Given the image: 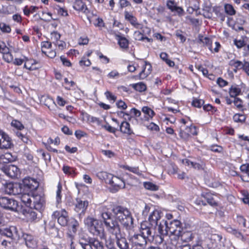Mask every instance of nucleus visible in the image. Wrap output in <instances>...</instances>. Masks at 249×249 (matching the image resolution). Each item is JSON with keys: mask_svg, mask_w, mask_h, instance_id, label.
Listing matches in <instances>:
<instances>
[{"mask_svg": "<svg viewBox=\"0 0 249 249\" xmlns=\"http://www.w3.org/2000/svg\"><path fill=\"white\" fill-rule=\"evenodd\" d=\"M149 75L148 73L146 72L145 68L143 67L142 71L140 72L139 75L137 76L139 79H143L147 77Z\"/></svg>", "mask_w": 249, "mask_h": 249, "instance_id": "nucleus-55", "label": "nucleus"}, {"mask_svg": "<svg viewBox=\"0 0 249 249\" xmlns=\"http://www.w3.org/2000/svg\"><path fill=\"white\" fill-rule=\"evenodd\" d=\"M106 246L108 249H115L114 240L111 238H109L106 241Z\"/></svg>", "mask_w": 249, "mask_h": 249, "instance_id": "nucleus-48", "label": "nucleus"}, {"mask_svg": "<svg viewBox=\"0 0 249 249\" xmlns=\"http://www.w3.org/2000/svg\"><path fill=\"white\" fill-rule=\"evenodd\" d=\"M161 214L162 212L160 210L153 209L148 216V221L150 224L152 226H157L158 221L161 218Z\"/></svg>", "mask_w": 249, "mask_h": 249, "instance_id": "nucleus-14", "label": "nucleus"}, {"mask_svg": "<svg viewBox=\"0 0 249 249\" xmlns=\"http://www.w3.org/2000/svg\"><path fill=\"white\" fill-rule=\"evenodd\" d=\"M235 106L239 109H241L242 107V101L239 98H235L233 101Z\"/></svg>", "mask_w": 249, "mask_h": 249, "instance_id": "nucleus-63", "label": "nucleus"}, {"mask_svg": "<svg viewBox=\"0 0 249 249\" xmlns=\"http://www.w3.org/2000/svg\"><path fill=\"white\" fill-rule=\"evenodd\" d=\"M0 29L2 32L10 33L11 32V28L10 26L4 23H0Z\"/></svg>", "mask_w": 249, "mask_h": 249, "instance_id": "nucleus-51", "label": "nucleus"}, {"mask_svg": "<svg viewBox=\"0 0 249 249\" xmlns=\"http://www.w3.org/2000/svg\"><path fill=\"white\" fill-rule=\"evenodd\" d=\"M246 119L245 115L242 114H236L233 117V120L237 123H244Z\"/></svg>", "mask_w": 249, "mask_h": 249, "instance_id": "nucleus-42", "label": "nucleus"}, {"mask_svg": "<svg viewBox=\"0 0 249 249\" xmlns=\"http://www.w3.org/2000/svg\"><path fill=\"white\" fill-rule=\"evenodd\" d=\"M237 221L240 225H242L243 227H246V220L242 216H237Z\"/></svg>", "mask_w": 249, "mask_h": 249, "instance_id": "nucleus-60", "label": "nucleus"}, {"mask_svg": "<svg viewBox=\"0 0 249 249\" xmlns=\"http://www.w3.org/2000/svg\"><path fill=\"white\" fill-rule=\"evenodd\" d=\"M38 8L35 6H31L29 7L28 6H26L24 7L23 11L24 14L26 16H29L30 14L34 13L35 12Z\"/></svg>", "mask_w": 249, "mask_h": 249, "instance_id": "nucleus-33", "label": "nucleus"}, {"mask_svg": "<svg viewBox=\"0 0 249 249\" xmlns=\"http://www.w3.org/2000/svg\"><path fill=\"white\" fill-rule=\"evenodd\" d=\"M32 198V208H34L37 210L39 213H40L41 211L44 208L45 203L44 198L40 195H33Z\"/></svg>", "mask_w": 249, "mask_h": 249, "instance_id": "nucleus-11", "label": "nucleus"}, {"mask_svg": "<svg viewBox=\"0 0 249 249\" xmlns=\"http://www.w3.org/2000/svg\"><path fill=\"white\" fill-rule=\"evenodd\" d=\"M3 172L8 176L11 178H18L20 174V171L18 168L14 165H7L2 168Z\"/></svg>", "mask_w": 249, "mask_h": 249, "instance_id": "nucleus-13", "label": "nucleus"}, {"mask_svg": "<svg viewBox=\"0 0 249 249\" xmlns=\"http://www.w3.org/2000/svg\"><path fill=\"white\" fill-rule=\"evenodd\" d=\"M166 5L168 9L171 10L172 11H175V9H176L177 5L174 1L168 0L167 1Z\"/></svg>", "mask_w": 249, "mask_h": 249, "instance_id": "nucleus-53", "label": "nucleus"}, {"mask_svg": "<svg viewBox=\"0 0 249 249\" xmlns=\"http://www.w3.org/2000/svg\"><path fill=\"white\" fill-rule=\"evenodd\" d=\"M224 9L225 13L230 16L234 15L236 13V11L230 4H225L224 5Z\"/></svg>", "mask_w": 249, "mask_h": 249, "instance_id": "nucleus-35", "label": "nucleus"}, {"mask_svg": "<svg viewBox=\"0 0 249 249\" xmlns=\"http://www.w3.org/2000/svg\"><path fill=\"white\" fill-rule=\"evenodd\" d=\"M141 234L146 239L152 238V229L145 224H142L141 226Z\"/></svg>", "mask_w": 249, "mask_h": 249, "instance_id": "nucleus-23", "label": "nucleus"}, {"mask_svg": "<svg viewBox=\"0 0 249 249\" xmlns=\"http://www.w3.org/2000/svg\"><path fill=\"white\" fill-rule=\"evenodd\" d=\"M123 167L126 169V170H127L128 171H129L130 172H131L132 173H134L135 174H140V170L139 169V168L138 167H130L128 165H124L123 166Z\"/></svg>", "mask_w": 249, "mask_h": 249, "instance_id": "nucleus-47", "label": "nucleus"}, {"mask_svg": "<svg viewBox=\"0 0 249 249\" xmlns=\"http://www.w3.org/2000/svg\"><path fill=\"white\" fill-rule=\"evenodd\" d=\"M11 125L18 130H21L24 128L23 125L19 121L16 120H13L11 122Z\"/></svg>", "mask_w": 249, "mask_h": 249, "instance_id": "nucleus-49", "label": "nucleus"}, {"mask_svg": "<svg viewBox=\"0 0 249 249\" xmlns=\"http://www.w3.org/2000/svg\"><path fill=\"white\" fill-rule=\"evenodd\" d=\"M241 92V89L236 86H232L229 90L230 95L231 97H234L240 94Z\"/></svg>", "mask_w": 249, "mask_h": 249, "instance_id": "nucleus-34", "label": "nucleus"}, {"mask_svg": "<svg viewBox=\"0 0 249 249\" xmlns=\"http://www.w3.org/2000/svg\"><path fill=\"white\" fill-rule=\"evenodd\" d=\"M243 70L249 76V62L244 60V66Z\"/></svg>", "mask_w": 249, "mask_h": 249, "instance_id": "nucleus-64", "label": "nucleus"}, {"mask_svg": "<svg viewBox=\"0 0 249 249\" xmlns=\"http://www.w3.org/2000/svg\"><path fill=\"white\" fill-rule=\"evenodd\" d=\"M153 209H155L154 208H153L152 207L148 205H145L144 209L142 210V214L143 216H147L148 214L150 213V212L151 211L153 210Z\"/></svg>", "mask_w": 249, "mask_h": 249, "instance_id": "nucleus-46", "label": "nucleus"}, {"mask_svg": "<svg viewBox=\"0 0 249 249\" xmlns=\"http://www.w3.org/2000/svg\"><path fill=\"white\" fill-rule=\"evenodd\" d=\"M144 187L146 189L152 191H155L159 189L158 186L150 182H144Z\"/></svg>", "mask_w": 249, "mask_h": 249, "instance_id": "nucleus-39", "label": "nucleus"}, {"mask_svg": "<svg viewBox=\"0 0 249 249\" xmlns=\"http://www.w3.org/2000/svg\"><path fill=\"white\" fill-rule=\"evenodd\" d=\"M158 234L166 235L168 231V224L165 220H162L159 225H157Z\"/></svg>", "mask_w": 249, "mask_h": 249, "instance_id": "nucleus-22", "label": "nucleus"}, {"mask_svg": "<svg viewBox=\"0 0 249 249\" xmlns=\"http://www.w3.org/2000/svg\"><path fill=\"white\" fill-rule=\"evenodd\" d=\"M199 40L204 45H206L209 49L212 52L213 51V48L212 46V41L211 40L207 37H202L201 38H200Z\"/></svg>", "mask_w": 249, "mask_h": 249, "instance_id": "nucleus-38", "label": "nucleus"}, {"mask_svg": "<svg viewBox=\"0 0 249 249\" xmlns=\"http://www.w3.org/2000/svg\"><path fill=\"white\" fill-rule=\"evenodd\" d=\"M39 186L38 181L32 178H26L23 180V187L24 190L32 192L36 190Z\"/></svg>", "mask_w": 249, "mask_h": 249, "instance_id": "nucleus-7", "label": "nucleus"}, {"mask_svg": "<svg viewBox=\"0 0 249 249\" xmlns=\"http://www.w3.org/2000/svg\"><path fill=\"white\" fill-rule=\"evenodd\" d=\"M101 217L105 224L107 231L112 236H117L121 233V227L119 221L108 211L106 206L100 208Z\"/></svg>", "mask_w": 249, "mask_h": 249, "instance_id": "nucleus-2", "label": "nucleus"}, {"mask_svg": "<svg viewBox=\"0 0 249 249\" xmlns=\"http://www.w3.org/2000/svg\"><path fill=\"white\" fill-rule=\"evenodd\" d=\"M3 190L7 194L16 196L20 193L21 188L17 184L9 182L4 184Z\"/></svg>", "mask_w": 249, "mask_h": 249, "instance_id": "nucleus-9", "label": "nucleus"}, {"mask_svg": "<svg viewBox=\"0 0 249 249\" xmlns=\"http://www.w3.org/2000/svg\"><path fill=\"white\" fill-rule=\"evenodd\" d=\"M38 214L37 213L32 210H29L26 213V217L28 220L31 222H36L38 220Z\"/></svg>", "mask_w": 249, "mask_h": 249, "instance_id": "nucleus-31", "label": "nucleus"}, {"mask_svg": "<svg viewBox=\"0 0 249 249\" xmlns=\"http://www.w3.org/2000/svg\"><path fill=\"white\" fill-rule=\"evenodd\" d=\"M234 43L238 48H241L246 45L245 42L242 39H235L234 40Z\"/></svg>", "mask_w": 249, "mask_h": 249, "instance_id": "nucleus-62", "label": "nucleus"}, {"mask_svg": "<svg viewBox=\"0 0 249 249\" xmlns=\"http://www.w3.org/2000/svg\"><path fill=\"white\" fill-rule=\"evenodd\" d=\"M240 169L243 173L248 176L249 179L247 181H249V163L242 164L240 167Z\"/></svg>", "mask_w": 249, "mask_h": 249, "instance_id": "nucleus-43", "label": "nucleus"}, {"mask_svg": "<svg viewBox=\"0 0 249 249\" xmlns=\"http://www.w3.org/2000/svg\"><path fill=\"white\" fill-rule=\"evenodd\" d=\"M165 235L160 234H154L152 235L151 239L155 242L156 244H161L164 240V236Z\"/></svg>", "mask_w": 249, "mask_h": 249, "instance_id": "nucleus-37", "label": "nucleus"}, {"mask_svg": "<svg viewBox=\"0 0 249 249\" xmlns=\"http://www.w3.org/2000/svg\"><path fill=\"white\" fill-rule=\"evenodd\" d=\"M230 65L235 68L234 71H237V70L242 69L244 66V61L242 62L238 60H231L229 63Z\"/></svg>", "mask_w": 249, "mask_h": 249, "instance_id": "nucleus-30", "label": "nucleus"}, {"mask_svg": "<svg viewBox=\"0 0 249 249\" xmlns=\"http://www.w3.org/2000/svg\"><path fill=\"white\" fill-rule=\"evenodd\" d=\"M38 152L41 155L42 158H43L45 160H51V156L49 154L45 153L42 149L38 150Z\"/></svg>", "mask_w": 249, "mask_h": 249, "instance_id": "nucleus-59", "label": "nucleus"}, {"mask_svg": "<svg viewBox=\"0 0 249 249\" xmlns=\"http://www.w3.org/2000/svg\"><path fill=\"white\" fill-rule=\"evenodd\" d=\"M15 160L14 157L10 153L0 154V161L3 163L12 162Z\"/></svg>", "mask_w": 249, "mask_h": 249, "instance_id": "nucleus-26", "label": "nucleus"}, {"mask_svg": "<svg viewBox=\"0 0 249 249\" xmlns=\"http://www.w3.org/2000/svg\"><path fill=\"white\" fill-rule=\"evenodd\" d=\"M176 36L179 38L181 42H184L186 40L185 37L182 35V32L180 30H177L175 33Z\"/></svg>", "mask_w": 249, "mask_h": 249, "instance_id": "nucleus-61", "label": "nucleus"}, {"mask_svg": "<svg viewBox=\"0 0 249 249\" xmlns=\"http://www.w3.org/2000/svg\"><path fill=\"white\" fill-rule=\"evenodd\" d=\"M120 131L123 133L131 135L133 134L134 133L132 130L130 128V124L126 122L123 121L120 126Z\"/></svg>", "mask_w": 249, "mask_h": 249, "instance_id": "nucleus-24", "label": "nucleus"}, {"mask_svg": "<svg viewBox=\"0 0 249 249\" xmlns=\"http://www.w3.org/2000/svg\"><path fill=\"white\" fill-rule=\"evenodd\" d=\"M202 196L206 200L207 203L212 206H214L217 205L216 202L214 200L213 197L210 194H202Z\"/></svg>", "mask_w": 249, "mask_h": 249, "instance_id": "nucleus-32", "label": "nucleus"}, {"mask_svg": "<svg viewBox=\"0 0 249 249\" xmlns=\"http://www.w3.org/2000/svg\"><path fill=\"white\" fill-rule=\"evenodd\" d=\"M88 231L93 235L105 238V231L101 222L93 217H88L84 220Z\"/></svg>", "mask_w": 249, "mask_h": 249, "instance_id": "nucleus-3", "label": "nucleus"}, {"mask_svg": "<svg viewBox=\"0 0 249 249\" xmlns=\"http://www.w3.org/2000/svg\"><path fill=\"white\" fill-rule=\"evenodd\" d=\"M111 212L113 216L127 230L132 229L134 224V218L131 212L126 207L121 205H114Z\"/></svg>", "mask_w": 249, "mask_h": 249, "instance_id": "nucleus-1", "label": "nucleus"}, {"mask_svg": "<svg viewBox=\"0 0 249 249\" xmlns=\"http://www.w3.org/2000/svg\"><path fill=\"white\" fill-rule=\"evenodd\" d=\"M117 246L120 249H129V244L126 239L122 234L115 236Z\"/></svg>", "mask_w": 249, "mask_h": 249, "instance_id": "nucleus-19", "label": "nucleus"}, {"mask_svg": "<svg viewBox=\"0 0 249 249\" xmlns=\"http://www.w3.org/2000/svg\"><path fill=\"white\" fill-rule=\"evenodd\" d=\"M23 237L25 240L27 247L31 248H34L36 247V242L33 236L29 234L24 233L23 234Z\"/></svg>", "mask_w": 249, "mask_h": 249, "instance_id": "nucleus-21", "label": "nucleus"}, {"mask_svg": "<svg viewBox=\"0 0 249 249\" xmlns=\"http://www.w3.org/2000/svg\"><path fill=\"white\" fill-rule=\"evenodd\" d=\"M63 214H61L60 216H58L57 221L58 223L62 226L67 225L68 220L66 216L67 213L65 211L63 212Z\"/></svg>", "mask_w": 249, "mask_h": 249, "instance_id": "nucleus-36", "label": "nucleus"}, {"mask_svg": "<svg viewBox=\"0 0 249 249\" xmlns=\"http://www.w3.org/2000/svg\"><path fill=\"white\" fill-rule=\"evenodd\" d=\"M108 183L111 184L117 191L125 187L124 182L122 178L117 176H113L112 175L109 180Z\"/></svg>", "mask_w": 249, "mask_h": 249, "instance_id": "nucleus-16", "label": "nucleus"}, {"mask_svg": "<svg viewBox=\"0 0 249 249\" xmlns=\"http://www.w3.org/2000/svg\"><path fill=\"white\" fill-rule=\"evenodd\" d=\"M187 133H190L191 135H196L197 133L196 130V127L194 125H191L189 127L186 128Z\"/></svg>", "mask_w": 249, "mask_h": 249, "instance_id": "nucleus-50", "label": "nucleus"}, {"mask_svg": "<svg viewBox=\"0 0 249 249\" xmlns=\"http://www.w3.org/2000/svg\"><path fill=\"white\" fill-rule=\"evenodd\" d=\"M124 17L125 19L127 20L135 28L141 29L142 25L138 23L137 18L129 12L125 11L124 12Z\"/></svg>", "mask_w": 249, "mask_h": 249, "instance_id": "nucleus-20", "label": "nucleus"}, {"mask_svg": "<svg viewBox=\"0 0 249 249\" xmlns=\"http://www.w3.org/2000/svg\"><path fill=\"white\" fill-rule=\"evenodd\" d=\"M134 37L136 40L139 41H143L144 36L140 31H135L134 34Z\"/></svg>", "mask_w": 249, "mask_h": 249, "instance_id": "nucleus-58", "label": "nucleus"}, {"mask_svg": "<svg viewBox=\"0 0 249 249\" xmlns=\"http://www.w3.org/2000/svg\"><path fill=\"white\" fill-rule=\"evenodd\" d=\"M181 222L177 220H174L168 224V231L170 233L172 239L177 240L182 232Z\"/></svg>", "mask_w": 249, "mask_h": 249, "instance_id": "nucleus-5", "label": "nucleus"}, {"mask_svg": "<svg viewBox=\"0 0 249 249\" xmlns=\"http://www.w3.org/2000/svg\"><path fill=\"white\" fill-rule=\"evenodd\" d=\"M142 111L145 115V118L146 120L152 119L155 114L154 111L147 106L142 107Z\"/></svg>", "mask_w": 249, "mask_h": 249, "instance_id": "nucleus-27", "label": "nucleus"}, {"mask_svg": "<svg viewBox=\"0 0 249 249\" xmlns=\"http://www.w3.org/2000/svg\"><path fill=\"white\" fill-rule=\"evenodd\" d=\"M32 194L31 192H28L27 193H20L18 195V197L20 199L21 201L24 204V205L29 207L30 208L32 209V196L33 195L31 196Z\"/></svg>", "mask_w": 249, "mask_h": 249, "instance_id": "nucleus-17", "label": "nucleus"}, {"mask_svg": "<svg viewBox=\"0 0 249 249\" xmlns=\"http://www.w3.org/2000/svg\"><path fill=\"white\" fill-rule=\"evenodd\" d=\"M61 37L60 34L57 31H54L51 34V38L52 40L58 41Z\"/></svg>", "mask_w": 249, "mask_h": 249, "instance_id": "nucleus-56", "label": "nucleus"}, {"mask_svg": "<svg viewBox=\"0 0 249 249\" xmlns=\"http://www.w3.org/2000/svg\"><path fill=\"white\" fill-rule=\"evenodd\" d=\"M202 15L205 18H211L212 17L213 14L211 11V8L209 7H206L202 10Z\"/></svg>", "mask_w": 249, "mask_h": 249, "instance_id": "nucleus-45", "label": "nucleus"}, {"mask_svg": "<svg viewBox=\"0 0 249 249\" xmlns=\"http://www.w3.org/2000/svg\"><path fill=\"white\" fill-rule=\"evenodd\" d=\"M195 234L191 231H187L185 232H182L179 237H180L181 240L184 242H189L193 240L195 238Z\"/></svg>", "mask_w": 249, "mask_h": 249, "instance_id": "nucleus-25", "label": "nucleus"}, {"mask_svg": "<svg viewBox=\"0 0 249 249\" xmlns=\"http://www.w3.org/2000/svg\"><path fill=\"white\" fill-rule=\"evenodd\" d=\"M130 114L131 115V117H138L141 115V112L140 110L135 108H132L130 111Z\"/></svg>", "mask_w": 249, "mask_h": 249, "instance_id": "nucleus-54", "label": "nucleus"}, {"mask_svg": "<svg viewBox=\"0 0 249 249\" xmlns=\"http://www.w3.org/2000/svg\"><path fill=\"white\" fill-rule=\"evenodd\" d=\"M0 205L4 209L15 211L17 210L18 203L17 201L7 197H0Z\"/></svg>", "mask_w": 249, "mask_h": 249, "instance_id": "nucleus-8", "label": "nucleus"}, {"mask_svg": "<svg viewBox=\"0 0 249 249\" xmlns=\"http://www.w3.org/2000/svg\"><path fill=\"white\" fill-rule=\"evenodd\" d=\"M3 59L8 63H10L13 61V56L10 52L3 55Z\"/></svg>", "mask_w": 249, "mask_h": 249, "instance_id": "nucleus-57", "label": "nucleus"}, {"mask_svg": "<svg viewBox=\"0 0 249 249\" xmlns=\"http://www.w3.org/2000/svg\"><path fill=\"white\" fill-rule=\"evenodd\" d=\"M204 102L203 100L201 99H195L192 102V105L195 107L198 108L201 107L204 104Z\"/></svg>", "mask_w": 249, "mask_h": 249, "instance_id": "nucleus-52", "label": "nucleus"}, {"mask_svg": "<svg viewBox=\"0 0 249 249\" xmlns=\"http://www.w3.org/2000/svg\"><path fill=\"white\" fill-rule=\"evenodd\" d=\"M42 52L45 54L47 53V50L49 49L52 47V43L49 41H43L41 44Z\"/></svg>", "mask_w": 249, "mask_h": 249, "instance_id": "nucleus-41", "label": "nucleus"}, {"mask_svg": "<svg viewBox=\"0 0 249 249\" xmlns=\"http://www.w3.org/2000/svg\"><path fill=\"white\" fill-rule=\"evenodd\" d=\"M222 237L219 234H213L211 236L209 240L212 244H208L209 249H224V247L221 244Z\"/></svg>", "mask_w": 249, "mask_h": 249, "instance_id": "nucleus-10", "label": "nucleus"}, {"mask_svg": "<svg viewBox=\"0 0 249 249\" xmlns=\"http://www.w3.org/2000/svg\"><path fill=\"white\" fill-rule=\"evenodd\" d=\"M79 243L83 249H104L103 242L95 238L82 236L79 240Z\"/></svg>", "mask_w": 249, "mask_h": 249, "instance_id": "nucleus-4", "label": "nucleus"}, {"mask_svg": "<svg viewBox=\"0 0 249 249\" xmlns=\"http://www.w3.org/2000/svg\"><path fill=\"white\" fill-rule=\"evenodd\" d=\"M116 37L121 48L127 49L128 48V40L125 37L119 35H116Z\"/></svg>", "mask_w": 249, "mask_h": 249, "instance_id": "nucleus-29", "label": "nucleus"}, {"mask_svg": "<svg viewBox=\"0 0 249 249\" xmlns=\"http://www.w3.org/2000/svg\"><path fill=\"white\" fill-rule=\"evenodd\" d=\"M131 240L137 248L135 249H144L147 245V239L141 233L134 234L131 237Z\"/></svg>", "mask_w": 249, "mask_h": 249, "instance_id": "nucleus-6", "label": "nucleus"}, {"mask_svg": "<svg viewBox=\"0 0 249 249\" xmlns=\"http://www.w3.org/2000/svg\"><path fill=\"white\" fill-rule=\"evenodd\" d=\"M73 8L74 10L85 14H88L89 13L87 5L82 0H75L73 5Z\"/></svg>", "mask_w": 249, "mask_h": 249, "instance_id": "nucleus-18", "label": "nucleus"}, {"mask_svg": "<svg viewBox=\"0 0 249 249\" xmlns=\"http://www.w3.org/2000/svg\"><path fill=\"white\" fill-rule=\"evenodd\" d=\"M12 143L9 136L0 130V149H8L11 147Z\"/></svg>", "mask_w": 249, "mask_h": 249, "instance_id": "nucleus-15", "label": "nucleus"}, {"mask_svg": "<svg viewBox=\"0 0 249 249\" xmlns=\"http://www.w3.org/2000/svg\"><path fill=\"white\" fill-rule=\"evenodd\" d=\"M89 206L87 200L76 198L74 202V211L79 214H84Z\"/></svg>", "mask_w": 249, "mask_h": 249, "instance_id": "nucleus-12", "label": "nucleus"}, {"mask_svg": "<svg viewBox=\"0 0 249 249\" xmlns=\"http://www.w3.org/2000/svg\"><path fill=\"white\" fill-rule=\"evenodd\" d=\"M61 191H62V185L60 183H59L57 185V189L56 191V202L57 203H59L61 201Z\"/></svg>", "mask_w": 249, "mask_h": 249, "instance_id": "nucleus-44", "label": "nucleus"}, {"mask_svg": "<svg viewBox=\"0 0 249 249\" xmlns=\"http://www.w3.org/2000/svg\"><path fill=\"white\" fill-rule=\"evenodd\" d=\"M132 87L135 90L140 92L144 91L146 89V85L142 82L133 84Z\"/></svg>", "mask_w": 249, "mask_h": 249, "instance_id": "nucleus-40", "label": "nucleus"}, {"mask_svg": "<svg viewBox=\"0 0 249 249\" xmlns=\"http://www.w3.org/2000/svg\"><path fill=\"white\" fill-rule=\"evenodd\" d=\"M112 174L107 173L106 172L101 171L97 173L96 176L102 180H104L106 183H109V180L111 178Z\"/></svg>", "mask_w": 249, "mask_h": 249, "instance_id": "nucleus-28", "label": "nucleus"}]
</instances>
